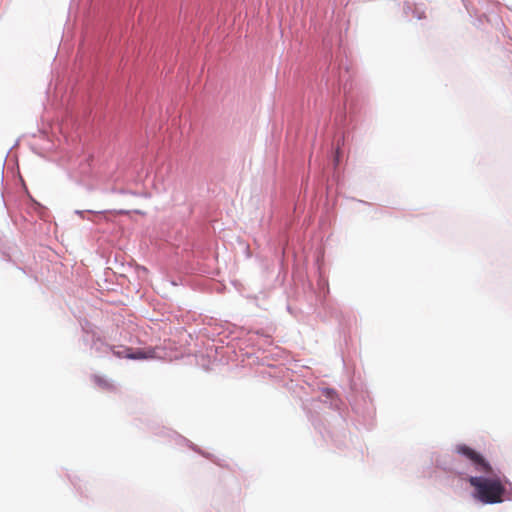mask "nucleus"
<instances>
[{
    "label": "nucleus",
    "mask_w": 512,
    "mask_h": 512,
    "mask_svg": "<svg viewBox=\"0 0 512 512\" xmlns=\"http://www.w3.org/2000/svg\"><path fill=\"white\" fill-rule=\"evenodd\" d=\"M468 481L475 488V495L481 502L495 504L503 501L505 487L499 478L471 476Z\"/></svg>",
    "instance_id": "nucleus-1"
},
{
    "label": "nucleus",
    "mask_w": 512,
    "mask_h": 512,
    "mask_svg": "<svg viewBox=\"0 0 512 512\" xmlns=\"http://www.w3.org/2000/svg\"><path fill=\"white\" fill-rule=\"evenodd\" d=\"M456 452L469 460L471 464L475 467L478 472H483L487 474L492 473V467L490 464L484 459V457L476 452L474 449L470 448L465 444H460L456 446Z\"/></svg>",
    "instance_id": "nucleus-2"
},
{
    "label": "nucleus",
    "mask_w": 512,
    "mask_h": 512,
    "mask_svg": "<svg viewBox=\"0 0 512 512\" xmlns=\"http://www.w3.org/2000/svg\"><path fill=\"white\" fill-rule=\"evenodd\" d=\"M112 353L118 357V358H128V359H148V358H154L155 357V350L154 349H136L133 350L132 348L125 347V346H118V347H112Z\"/></svg>",
    "instance_id": "nucleus-3"
}]
</instances>
